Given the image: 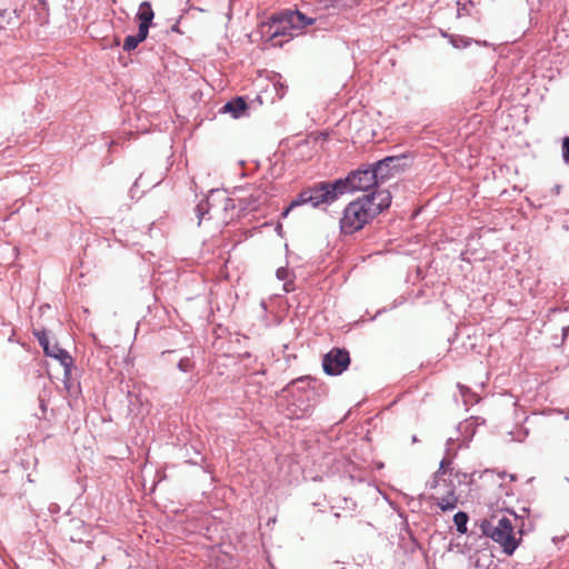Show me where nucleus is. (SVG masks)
I'll return each instance as SVG.
<instances>
[{"label": "nucleus", "mask_w": 569, "mask_h": 569, "mask_svg": "<svg viewBox=\"0 0 569 569\" xmlns=\"http://www.w3.org/2000/svg\"><path fill=\"white\" fill-rule=\"evenodd\" d=\"M26 0H0V17L11 20V13L19 17Z\"/></svg>", "instance_id": "9b49d317"}, {"label": "nucleus", "mask_w": 569, "mask_h": 569, "mask_svg": "<svg viewBox=\"0 0 569 569\" xmlns=\"http://www.w3.org/2000/svg\"><path fill=\"white\" fill-rule=\"evenodd\" d=\"M44 353L48 357L54 358L60 361L64 369V375L69 376L73 363L72 357L57 343L44 346Z\"/></svg>", "instance_id": "1a4fd4ad"}, {"label": "nucleus", "mask_w": 569, "mask_h": 569, "mask_svg": "<svg viewBox=\"0 0 569 569\" xmlns=\"http://www.w3.org/2000/svg\"><path fill=\"white\" fill-rule=\"evenodd\" d=\"M449 41L455 48H466L470 44V39L462 36H449Z\"/></svg>", "instance_id": "6ab92c4d"}, {"label": "nucleus", "mask_w": 569, "mask_h": 569, "mask_svg": "<svg viewBox=\"0 0 569 569\" xmlns=\"http://www.w3.org/2000/svg\"><path fill=\"white\" fill-rule=\"evenodd\" d=\"M248 106L243 98L238 97L231 101H228L223 107L222 111L231 113L233 118H240L247 110Z\"/></svg>", "instance_id": "ddd939ff"}, {"label": "nucleus", "mask_w": 569, "mask_h": 569, "mask_svg": "<svg viewBox=\"0 0 569 569\" xmlns=\"http://www.w3.org/2000/svg\"><path fill=\"white\" fill-rule=\"evenodd\" d=\"M451 465V459L450 458H443L440 462V466H439V469L438 471L435 473L433 476V480L430 482V488H437L440 482L442 481L443 483H446V480H442L441 479V476L445 475L447 472V468Z\"/></svg>", "instance_id": "f3484780"}, {"label": "nucleus", "mask_w": 569, "mask_h": 569, "mask_svg": "<svg viewBox=\"0 0 569 569\" xmlns=\"http://www.w3.org/2000/svg\"><path fill=\"white\" fill-rule=\"evenodd\" d=\"M350 365V356L346 349L333 348L323 356L322 368L329 376L341 375Z\"/></svg>", "instance_id": "423d86ee"}, {"label": "nucleus", "mask_w": 569, "mask_h": 569, "mask_svg": "<svg viewBox=\"0 0 569 569\" xmlns=\"http://www.w3.org/2000/svg\"><path fill=\"white\" fill-rule=\"evenodd\" d=\"M562 157L566 162L569 161V137L562 140Z\"/></svg>", "instance_id": "a878e982"}, {"label": "nucleus", "mask_w": 569, "mask_h": 569, "mask_svg": "<svg viewBox=\"0 0 569 569\" xmlns=\"http://www.w3.org/2000/svg\"><path fill=\"white\" fill-rule=\"evenodd\" d=\"M391 203V193L388 190H376L350 202L343 210L340 219V229L351 234L363 228Z\"/></svg>", "instance_id": "f257e3e1"}, {"label": "nucleus", "mask_w": 569, "mask_h": 569, "mask_svg": "<svg viewBox=\"0 0 569 569\" xmlns=\"http://www.w3.org/2000/svg\"><path fill=\"white\" fill-rule=\"evenodd\" d=\"M295 207H291V203L289 204V207L282 212V218H286L289 212L293 209Z\"/></svg>", "instance_id": "bb28decb"}, {"label": "nucleus", "mask_w": 569, "mask_h": 569, "mask_svg": "<svg viewBox=\"0 0 569 569\" xmlns=\"http://www.w3.org/2000/svg\"><path fill=\"white\" fill-rule=\"evenodd\" d=\"M139 43L140 41H138L134 36H127L122 48L124 51L129 52L131 50H134Z\"/></svg>", "instance_id": "aec40b11"}, {"label": "nucleus", "mask_w": 569, "mask_h": 569, "mask_svg": "<svg viewBox=\"0 0 569 569\" xmlns=\"http://www.w3.org/2000/svg\"><path fill=\"white\" fill-rule=\"evenodd\" d=\"M453 440L451 438L448 439L447 441V446L449 447L450 445H452Z\"/></svg>", "instance_id": "c85d7f7f"}, {"label": "nucleus", "mask_w": 569, "mask_h": 569, "mask_svg": "<svg viewBox=\"0 0 569 569\" xmlns=\"http://www.w3.org/2000/svg\"><path fill=\"white\" fill-rule=\"evenodd\" d=\"M267 200V194L263 191H257L249 197H243L240 202L243 204V209L257 210L262 202Z\"/></svg>", "instance_id": "4468645a"}, {"label": "nucleus", "mask_w": 569, "mask_h": 569, "mask_svg": "<svg viewBox=\"0 0 569 569\" xmlns=\"http://www.w3.org/2000/svg\"><path fill=\"white\" fill-rule=\"evenodd\" d=\"M234 207L233 200L230 199L223 190H211L208 197L200 201L196 207L197 217L199 219L198 226L201 220L211 212L216 216L221 211H228Z\"/></svg>", "instance_id": "20e7f679"}, {"label": "nucleus", "mask_w": 569, "mask_h": 569, "mask_svg": "<svg viewBox=\"0 0 569 569\" xmlns=\"http://www.w3.org/2000/svg\"><path fill=\"white\" fill-rule=\"evenodd\" d=\"M406 159L405 154L386 157L382 160L373 163L375 173L377 176L379 184L385 183L390 178L395 177L396 173L403 170Z\"/></svg>", "instance_id": "0eeeda50"}, {"label": "nucleus", "mask_w": 569, "mask_h": 569, "mask_svg": "<svg viewBox=\"0 0 569 569\" xmlns=\"http://www.w3.org/2000/svg\"><path fill=\"white\" fill-rule=\"evenodd\" d=\"M191 367H192V363H191V361H190L188 358H183V359H181V360L179 361V363H178V368H179V370H180V371H182V372H188V371H190Z\"/></svg>", "instance_id": "b1692460"}, {"label": "nucleus", "mask_w": 569, "mask_h": 569, "mask_svg": "<svg viewBox=\"0 0 569 569\" xmlns=\"http://www.w3.org/2000/svg\"><path fill=\"white\" fill-rule=\"evenodd\" d=\"M276 274L279 280L287 281L290 277V271H289V269L281 267V268H278Z\"/></svg>", "instance_id": "393cba45"}, {"label": "nucleus", "mask_w": 569, "mask_h": 569, "mask_svg": "<svg viewBox=\"0 0 569 569\" xmlns=\"http://www.w3.org/2000/svg\"><path fill=\"white\" fill-rule=\"evenodd\" d=\"M469 517L466 512L459 511L453 516V522L457 527V530L460 533L467 532V523H468Z\"/></svg>", "instance_id": "a211bd4d"}, {"label": "nucleus", "mask_w": 569, "mask_h": 569, "mask_svg": "<svg viewBox=\"0 0 569 569\" xmlns=\"http://www.w3.org/2000/svg\"><path fill=\"white\" fill-rule=\"evenodd\" d=\"M519 518L512 513L510 516L496 515L490 519L481 522V531L485 536L490 537L495 542L499 543L502 551L511 556L519 546L522 537V530L516 531V523Z\"/></svg>", "instance_id": "f03ea898"}, {"label": "nucleus", "mask_w": 569, "mask_h": 569, "mask_svg": "<svg viewBox=\"0 0 569 569\" xmlns=\"http://www.w3.org/2000/svg\"><path fill=\"white\" fill-rule=\"evenodd\" d=\"M338 181L343 183V193L356 190L367 191L372 187L379 186L372 164L352 171L347 178L338 179Z\"/></svg>", "instance_id": "39448f33"}, {"label": "nucleus", "mask_w": 569, "mask_h": 569, "mask_svg": "<svg viewBox=\"0 0 569 569\" xmlns=\"http://www.w3.org/2000/svg\"><path fill=\"white\" fill-rule=\"evenodd\" d=\"M137 18L139 19L140 23H152V20L154 18V12L152 10V7L150 2L143 1L138 10Z\"/></svg>", "instance_id": "2eb2a0df"}, {"label": "nucleus", "mask_w": 569, "mask_h": 569, "mask_svg": "<svg viewBox=\"0 0 569 569\" xmlns=\"http://www.w3.org/2000/svg\"><path fill=\"white\" fill-rule=\"evenodd\" d=\"M150 26H151L150 23H140L139 24L138 33L134 36L138 41L142 42L143 40L147 39Z\"/></svg>", "instance_id": "4be33fe9"}, {"label": "nucleus", "mask_w": 569, "mask_h": 569, "mask_svg": "<svg viewBox=\"0 0 569 569\" xmlns=\"http://www.w3.org/2000/svg\"><path fill=\"white\" fill-rule=\"evenodd\" d=\"M341 194H343V183L341 181H338V179L335 181H322L302 190L298 198L291 202V207L309 203L313 208H318L321 204L335 202Z\"/></svg>", "instance_id": "7ed1b4c3"}, {"label": "nucleus", "mask_w": 569, "mask_h": 569, "mask_svg": "<svg viewBox=\"0 0 569 569\" xmlns=\"http://www.w3.org/2000/svg\"><path fill=\"white\" fill-rule=\"evenodd\" d=\"M312 380L309 377H301L299 379L292 380L286 388L284 391L295 392V390L298 391H305L308 392V387Z\"/></svg>", "instance_id": "dca6fc26"}, {"label": "nucleus", "mask_w": 569, "mask_h": 569, "mask_svg": "<svg viewBox=\"0 0 569 569\" xmlns=\"http://www.w3.org/2000/svg\"><path fill=\"white\" fill-rule=\"evenodd\" d=\"M290 284H291V282H286L283 284V288H284L286 291H290V288H289Z\"/></svg>", "instance_id": "cd10ccee"}, {"label": "nucleus", "mask_w": 569, "mask_h": 569, "mask_svg": "<svg viewBox=\"0 0 569 569\" xmlns=\"http://www.w3.org/2000/svg\"><path fill=\"white\" fill-rule=\"evenodd\" d=\"M284 13L287 16V24H290L293 31L302 30L306 27L313 24L316 21V19L307 17L299 10H286Z\"/></svg>", "instance_id": "9d476101"}, {"label": "nucleus", "mask_w": 569, "mask_h": 569, "mask_svg": "<svg viewBox=\"0 0 569 569\" xmlns=\"http://www.w3.org/2000/svg\"><path fill=\"white\" fill-rule=\"evenodd\" d=\"M34 336L38 338V341L43 349H44V346L51 345L46 331H36Z\"/></svg>", "instance_id": "5701e85b"}, {"label": "nucleus", "mask_w": 569, "mask_h": 569, "mask_svg": "<svg viewBox=\"0 0 569 569\" xmlns=\"http://www.w3.org/2000/svg\"><path fill=\"white\" fill-rule=\"evenodd\" d=\"M150 26H151L150 23H140L139 24L138 33L134 36L138 41L142 42L143 40L147 39Z\"/></svg>", "instance_id": "412c9836"}, {"label": "nucleus", "mask_w": 569, "mask_h": 569, "mask_svg": "<svg viewBox=\"0 0 569 569\" xmlns=\"http://www.w3.org/2000/svg\"><path fill=\"white\" fill-rule=\"evenodd\" d=\"M307 393H310V390L308 389V392ZM311 393H315V390H311Z\"/></svg>", "instance_id": "7c9ffc66"}, {"label": "nucleus", "mask_w": 569, "mask_h": 569, "mask_svg": "<svg viewBox=\"0 0 569 569\" xmlns=\"http://www.w3.org/2000/svg\"><path fill=\"white\" fill-rule=\"evenodd\" d=\"M417 441H418L417 437H416V436H413V437H412V442H417Z\"/></svg>", "instance_id": "c756f323"}, {"label": "nucleus", "mask_w": 569, "mask_h": 569, "mask_svg": "<svg viewBox=\"0 0 569 569\" xmlns=\"http://www.w3.org/2000/svg\"><path fill=\"white\" fill-rule=\"evenodd\" d=\"M448 488L447 493L442 497H437V505L442 511L453 510L458 505V497L455 492V486L450 483H445Z\"/></svg>", "instance_id": "f8f14e48"}, {"label": "nucleus", "mask_w": 569, "mask_h": 569, "mask_svg": "<svg viewBox=\"0 0 569 569\" xmlns=\"http://www.w3.org/2000/svg\"><path fill=\"white\" fill-rule=\"evenodd\" d=\"M284 11L273 16L270 22L262 26V33L269 36V40L274 41L278 37L295 36V31L290 24H287Z\"/></svg>", "instance_id": "6e6552de"}]
</instances>
